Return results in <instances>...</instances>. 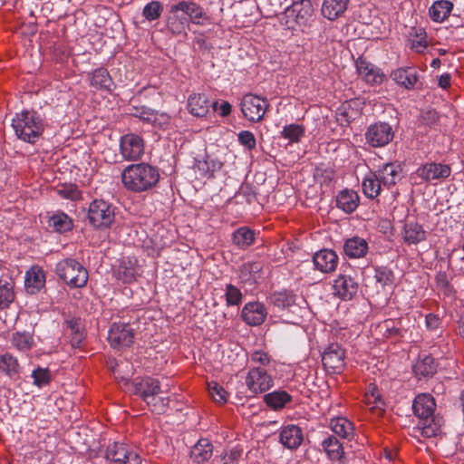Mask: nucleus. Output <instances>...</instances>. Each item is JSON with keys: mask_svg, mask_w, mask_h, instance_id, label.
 I'll return each instance as SVG.
<instances>
[{"mask_svg": "<svg viewBox=\"0 0 464 464\" xmlns=\"http://www.w3.org/2000/svg\"><path fill=\"white\" fill-rule=\"evenodd\" d=\"M435 408L436 403L431 395L422 393L415 397L412 410L419 419L417 427L413 429L415 433H420L425 438H432L441 432L444 420L441 417L434 415Z\"/></svg>", "mask_w": 464, "mask_h": 464, "instance_id": "f257e3e1", "label": "nucleus"}, {"mask_svg": "<svg viewBox=\"0 0 464 464\" xmlns=\"http://www.w3.org/2000/svg\"><path fill=\"white\" fill-rule=\"evenodd\" d=\"M12 127L18 139L34 144L44 130V121L35 111H23L16 113Z\"/></svg>", "mask_w": 464, "mask_h": 464, "instance_id": "f03ea898", "label": "nucleus"}, {"mask_svg": "<svg viewBox=\"0 0 464 464\" xmlns=\"http://www.w3.org/2000/svg\"><path fill=\"white\" fill-rule=\"evenodd\" d=\"M314 8L310 0L294 2L285 8L280 18L281 24L288 29L303 28L312 20Z\"/></svg>", "mask_w": 464, "mask_h": 464, "instance_id": "7ed1b4c3", "label": "nucleus"}, {"mask_svg": "<svg viewBox=\"0 0 464 464\" xmlns=\"http://www.w3.org/2000/svg\"><path fill=\"white\" fill-rule=\"evenodd\" d=\"M56 274L68 285L75 288H82L88 282V272L86 268L76 259L65 258L56 265Z\"/></svg>", "mask_w": 464, "mask_h": 464, "instance_id": "20e7f679", "label": "nucleus"}, {"mask_svg": "<svg viewBox=\"0 0 464 464\" xmlns=\"http://www.w3.org/2000/svg\"><path fill=\"white\" fill-rule=\"evenodd\" d=\"M87 218L92 227L107 228L114 221V208L103 199H94L90 203Z\"/></svg>", "mask_w": 464, "mask_h": 464, "instance_id": "39448f33", "label": "nucleus"}, {"mask_svg": "<svg viewBox=\"0 0 464 464\" xmlns=\"http://www.w3.org/2000/svg\"><path fill=\"white\" fill-rule=\"evenodd\" d=\"M268 107L266 99L251 93L244 95L240 102L241 111L246 119L252 122L260 121Z\"/></svg>", "mask_w": 464, "mask_h": 464, "instance_id": "423d86ee", "label": "nucleus"}, {"mask_svg": "<svg viewBox=\"0 0 464 464\" xmlns=\"http://www.w3.org/2000/svg\"><path fill=\"white\" fill-rule=\"evenodd\" d=\"M345 352L337 343H330L322 354V362L328 373H340L345 366Z\"/></svg>", "mask_w": 464, "mask_h": 464, "instance_id": "0eeeda50", "label": "nucleus"}, {"mask_svg": "<svg viewBox=\"0 0 464 464\" xmlns=\"http://www.w3.org/2000/svg\"><path fill=\"white\" fill-rule=\"evenodd\" d=\"M125 188L134 192L145 190V164L137 163L126 167L121 173Z\"/></svg>", "mask_w": 464, "mask_h": 464, "instance_id": "6e6552de", "label": "nucleus"}, {"mask_svg": "<svg viewBox=\"0 0 464 464\" xmlns=\"http://www.w3.org/2000/svg\"><path fill=\"white\" fill-rule=\"evenodd\" d=\"M110 464H141L140 457L122 443L113 442L109 445L105 453Z\"/></svg>", "mask_w": 464, "mask_h": 464, "instance_id": "1a4fd4ad", "label": "nucleus"}, {"mask_svg": "<svg viewBox=\"0 0 464 464\" xmlns=\"http://www.w3.org/2000/svg\"><path fill=\"white\" fill-rule=\"evenodd\" d=\"M134 338L133 328L128 324L114 323L108 333V341L114 349L130 346Z\"/></svg>", "mask_w": 464, "mask_h": 464, "instance_id": "9d476101", "label": "nucleus"}, {"mask_svg": "<svg viewBox=\"0 0 464 464\" xmlns=\"http://www.w3.org/2000/svg\"><path fill=\"white\" fill-rule=\"evenodd\" d=\"M161 393L159 380L147 378V406L153 413L161 414L167 409L169 399Z\"/></svg>", "mask_w": 464, "mask_h": 464, "instance_id": "9b49d317", "label": "nucleus"}, {"mask_svg": "<svg viewBox=\"0 0 464 464\" xmlns=\"http://www.w3.org/2000/svg\"><path fill=\"white\" fill-rule=\"evenodd\" d=\"M273 379L266 371L260 367H254L249 370L246 377V385L248 390L255 393H263L273 386Z\"/></svg>", "mask_w": 464, "mask_h": 464, "instance_id": "f8f14e48", "label": "nucleus"}, {"mask_svg": "<svg viewBox=\"0 0 464 464\" xmlns=\"http://www.w3.org/2000/svg\"><path fill=\"white\" fill-rule=\"evenodd\" d=\"M392 128L386 122L372 124L367 129L365 138L372 147H383L393 139Z\"/></svg>", "mask_w": 464, "mask_h": 464, "instance_id": "ddd939ff", "label": "nucleus"}, {"mask_svg": "<svg viewBox=\"0 0 464 464\" xmlns=\"http://www.w3.org/2000/svg\"><path fill=\"white\" fill-rule=\"evenodd\" d=\"M142 272V267L137 264L135 258L122 257L118 260V265L114 266L115 276L124 283L133 282Z\"/></svg>", "mask_w": 464, "mask_h": 464, "instance_id": "4468645a", "label": "nucleus"}, {"mask_svg": "<svg viewBox=\"0 0 464 464\" xmlns=\"http://www.w3.org/2000/svg\"><path fill=\"white\" fill-rule=\"evenodd\" d=\"M121 152L128 160H139L144 152V141L136 134H126L121 139Z\"/></svg>", "mask_w": 464, "mask_h": 464, "instance_id": "2eb2a0df", "label": "nucleus"}, {"mask_svg": "<svg viewBox=\"0 0 464 464\" xmlns=\"http://www.w3.org/2000/svg\"><path fill=\"white\" fill-rule=\"evenodd\" d=\"M415 173L421 180L429 182L447 179L451 173V169L448 164L429 162L420 166Z\"/></svg>", "mask_w": 464, "mask_h": 464, "instance_id": "dca6fc26", "label": "nucleus"}, {"mask_svg": "<svg viewBox=\"0 0 464 464\" xmlns=\"http://www.w3.org/2000/svg\"><path fill=\"white\" fill-rule=\"evenodd\" d=\"M334 295L343 300H352L358 293V282L349 275L340 274L334 283Z\"/></svg>", "mask_w": 464, "mask_h": 464, "instance_id": "f3484780", "label": "nucleus"}, {"mask_svg": "<svg viewBox=\"0 0 464 464\" xmlns=\"http://www.w3.org/2000/svg\"><path fill=\"white\" fill-rule=\"evenodd\" d=\"M266 315L267 310L260 302H249L243 306L241 311L242 320L251 326L262 324Z\"/></svg>", "mask_w": 464, "mask_h": 464, "instance_id": "a211bd4d", "label": "nucleus"}, {"mask_svg": "<svg viewBox=\"0 0 464 464\" xmlns=\"http://www.w3.org/2000/svg\"><path fill=\"white\" fill-rule=\"evenodd\" d=\"M438 369V362L430 354H419L418 359L412 365V371L416 378L421 380L432 377Z\"/></svg>", "mask_w": 464, "mask_h": 464, "instance_id": "6ab92c4d", "label": "nucleus"}, {"mask_svg": "<svg viewBox=\"0 0 464 464\" xmlns=\"http://www.w3.org/2000/svg\"><path fill=\"white\" fill-rule=\"evenodd\" d=\"M188 107L191 114L197 117H204L212 107L214 111H218V102H210L205 94L194 93L188 99Z\"/></svg>", "mask_w": 464, "mask_h": 464, "instance_id": "aec40b11", "label": "nucleus"}, {"mask_svg": "<svg viewBox=\"0 0 464 464\" xmlns=\"http://www.w3.org/2000/svg\"><path fill=\"white\" fill-rule=\"evenodd\" d=\"M356 69L359 74L362 75L364 81L368 83L380 84L385 78V75L381 69L363 58H359L356 61Z\"/></svg>", "mask_w": 464, "mask_h": 464, "instance_id": "412c9836", "label": "nucleus"}, {"mask_svg": "<svg viewBox=\"0 0 464 464\" xmlns=\"http://www.w3.org/2000/svg\"><path fill=\"white\" fill-rule=\"evenodd\" d=\"M313 261L316 269L323 273H330L337 267L338 256L331 249H322L314 255Z\"/></svg>", "mask_w": 464, "mask_h": 464, "instance_id": "4be33fe9", "label": "nucleus"}, {"mask_svg": "<svg viewBox=\"0 0 464 464\" xmlns=\"http://www.w3.org/2000/svg\"><path fill=\"white\" fill-rule=\"evenodd\" d=\"M45 285V273L38 266H32L27 270L24 279L26 292L30 295L37 294Z\"/></svg>", "mask_w": 464, "mask_h": 464, "instance_id": "5701e85b", "label": "nucleus"}, {"mask_svg": "<svg viewBox=\"0 0 464 464\" xmlns=\"http://www.w3.org/2000/svg\"><path fill=\"white\" fill-rule=\"evenodd\" d=\"M279 439L285 448L297 449L304 440L303 431L298 426L290 424L282 428Z\"/></svg>", "mask_w": 464, "mask_h": 464, "instance_id": "b1692460", "label": "nucleus"}, {"mask_svg": "<svg viewBox=\"0 0 464 464\" xmlns=\"http://www.w3.org/2000/svg\"><path fill=\"white\" fill-rule=\"evenodd\" d=\"M64 328L71 336L72 346L79 348L85 338L81 319L74 316L67 317L64 321Z\"/></svg>", "mask_w": 464, "mask_h": 464, "instance_id": "393cba45", "label": "nucleus"}, {"mask_svg": "<svg viewBox=\"0 0 464 464\" xmlns=\"http://www.w3.org/2000/svg\"><path fill=\"white\" fill-rule=\"evenodd\" d=\"M322 447L328 459L332 461L344 463V451L343 444L334 435H330L322 441Z\"/></svg>", "mask_w": 464, "mask_h": 464, "instance_id": "a878e982", "label": "nucleus"}, {"mask_svg": "<svg viewBox=\"0 0 464 464\" xmlns=\"http://www.w3.org/2000/svg\"><path fill=\"white\" fill-rule=\"evenodd\" d=\"M402 169L398 163H386L378 170V178L383 184L390 188L395 185L401 178Z\"/></svg>", "mask_w": 464, "mask_h": 464, "instance_id": "bb28decb", "label": "nucleus"}, {"mask_svg": "<svg viewBox=\"0 0 464 464\" xmlns=\"http://www.w3.org/2000/svg\"><path fill=\"white\" fill-rule=\"evenodd\" d=\"M391 76L397 84L407 90L413 89L419 79L417 71L412 67L399 68Z\"/></svg>", "mask_w": 464, "mask_h": 464, "instance_id": "cd10ccee", "label": "nucleus"}, {"mask_svg": "<svg viewBox=\"0 0 464 464\" xmlns=\"http://www.w3.org/2000/svg\"><path fill=\"white\" fill-rule=\"evenodd\" d=\"M350 0H323L321 13L328 20L340 17L347 9Z\"/></svg>", "mask_w": 464, "mask_h": 464, "instance_id": "c85d7f7f", "label": "nucleus"}, {"mask_svg": "<svg viewBox=\"0 0 464 464\" xmlns=\"http://www.w3.org/2000/svg\"><path fill=\"white\" fill-rule=\"evenodd\" d=\"M169 30L174 34H186L189 27L188 18L180 11H174V5L170 6L169 14L167 20Z\"/></svg>", "mask_w": 464, "mask_h": 464, "instance_id": "c756f323", "label": "nucleus"}, {"mask_svg": "<svg viewBox=\"0 0 464 464\" xmlns=\"http://www.w3.org/2000/svg\"><path fill=\"white\" fill-rule=\"evenodd\" d=\"M174 11H180L185 14L189 22L193 24H200L199 19L204 18L205 13L203 8L193 1H181L174 5Z\"/></svg>", "mask_w": 464, "mask_h": 464, "instance_id": "7c9ffc66", "label": "nucleus"}, {"mask_svg": "<svg viewBox=\"0 0 464 464\" xmlns=\"http://www.w3.org/2000/svg\"><path fill=\"white\" fill-rule=\"evenodd\" d=\"M359 205L358 194L351 189H343L336 196V207L343 212L353 213Z\"/></svg>", "mask_w": 464, "mask_h": 464, "instance_id": "2f4dec72", "label": "nucleus"}, {"mask_svg": "<svg viewBox=\"0 0 464 464\" xmlns=\"http://www.w3.org/2000/svg\"><path fill=\"white\" fill-rule=\"evenodd\" d=\"M343 251L350 258L362 257L368 252V243L360 237H353L344 242Z\"/></svg>", "mask_w": 464, "mask_h": 464, "instance_id": "473e14b6", "label": "nucleus"}, {"mask_svg": "<svg viewBox=\"0 0 464 464\" xmlns=\"http://www.w3.org/2000/svg\"><path fill=\"white\" fill-rule=\"evenodd\" d=\"M194 167L201 176L212 178L217 171L222 169L223 162L207 154L203 160L196 159Z\"/></svg>", "mask_w": 464, "mask_h": 464, "instance_id": "72a5a7b5", "label": "nucleus"}, {"mask_svg": "<svg viewBox=\"0 0 464 464\" xmlns=\"http://www.w3.org/2000/svg\"><path fill=\"white\" fill-rule=\"evenodd\" d=\"M213 453V447L208 439H200L190 450V458L200 464L208 461Z\"/></svg>", "mask_w": 464, "mask_h": 464, "instance_id": "f704fd0d", "label": "nucleus"}, {"mask_svg": "<svg viewBox=\"0 0 464 464\" xmlns=\"http://www.w3.org/2000/svg\"><path fill=\"white\" fill-rule=\"evenodd\" d=\"M402 237L407 244L416 245L426 239V231L421 225L416 222H409L403 227Z\"/></svg>", "mask_w": 464, "mask_h": 464, "instance_id": "c9c22d12", "label": "nucleus"}, {"mask_svg": "<svg viewBox=\"0 0 464 464\" xmlns=\"http://www.w3.org/2000/svg\"><path fill=\"white\" fill-rule=\"evenodd\" d=\"M453 9V4L449 0L435 1L429 9V14L436 23L443 22Z\"/></svg>", "mask_w": 464, "mask_h": 464, "instance_id": "e433bc0d", "label": "nucleus"}, {"mask_svg": "<svg viewBox=\"0 0 464 464\" xmlns=\"http://www.w3.org/2000/svg\"><path fill=\"white\" fill-rule=\"evenodd\" d=\"M14 299V281L11 278H0V310L8 308Z\"/></svg>", "mask_w": 464, "mask_h": 464, "instance_id": "4c0bfd02", "label": "nucleus"}, {"mask_svg": "<svg viewBox=\"0 0 464 464\" xmlns=\"http://www.w3.org/2000/svg\"><path fill=\"white\" fill-rule=\"evenodd\" d=\"M330 426L332 430L343 439L350 440L353 436V425L344 417L333 418Z\"/></svg>", "mask_w": 464, "mask_h": 464, "instance_id": "58836bf2", "label": "nucleus"}, {"mask_svg": "<svg viewBox=\"0 0 464 464\" xmlns=\"http://www.w3.org/2000/svg\"><path fill=\"white\" fill-rule=\"evenodd\" d=\"M264 401L273 410H280L292 401V396L285 391H275L266 394Z\"/></svg>", "mask_w": 464, "mask_h": 464, "instance_id": "ea45409f", "label": "nucleus"}, {"mask_svg": "<svg viewBox=\"0 0 464 464\" xmlns=\"http://www.w3.org/2000/svg\"><path fill=\"white\" fill-rule=\"evenodd\" d=\"M0 372L10 378L18 377L20 366L17 359L10 353L0 355Z\"/></svg>", "mask_w": 464, "mask_h": 464, "instance_id": "a19ab883", "label": "nucleus"}, {"mask_svg": "<svg viewBox=\"0 0 464 464\" xmlns=\"http://www.w3.org/2000/svg\"><path fill=\"white\" fill-rule=\"evenodd\" d=\"M255 241V232L246 227L237 228L233 233V243L240 249H246Z\"/></svg>", "mask_w": 464, "mask_h": 464, "instance_id": "79ce46f5", "label": "nucleus"}, {"mask_svg": "<svg viewBox=\"0 0 464 464\" xmlns=\"http://www.w3.org/2000/svg\"><path fill=\"white\" fill-rule=\"evenodd\" d=\"M48 225L59 233L70 231L72 227V219L64 213L58 212L49 218Z\"/></svg>", "mask_w": 464, "mask_h": 464, "instance_id": "37998d69", "label": "nucleus"}, {"mask_svg": "<svg viewBox=\"0 0 464 464\" xmlns=\"http://www.w3.org/2000/svg\"><path fill=\"white\" fill-rule=\"evenodd\" d=\"M111 84V78L106 69L98 68L95 71H93L91 79L92 86L97 89L110 90Z\"/></svg>", "mask_w": 464, "mask_h": 464, "instance_id": "c03bdc74", "label": "nucleus"}, {"mask_svg": "<svg viewBox=\"0 0 464 464\" xmlns=\"http://www.w3.org/2000/svg\"><path fill=\"white\" fill-rule=\"evenodd\" d=\"M381 184L376 174L365 178L362 184L363 194L369 198H375L381 192Z\"/></svg>", "mask_w": 464, "mask_h": 464, "instance_id": "a18cd8bd", "label": "nucleus"}, {"mask_svg": "<svg viewBox=\"0 0 464 464\" xmlns=\"http://www.w3.org/2000/svg\"><path fill=\"white\" fill-rule=\"evenodd\" d=\"M270 302L278 308H288L295 302V295L290 292H277L270 296Z\"/></svg>", "mask_w": 464, "mask_h": 464, "instance_id": "49530a36", "label": "nucleus"}, {"mask_svg": "<svg viewBox=\"0 0 464 464\" xmlns=\"http://www.w3.org/2000/svg\"><path fill=\"white\" fill-rule=\"evenodd\" d=\"M262 265L260 262H247L239 268V277L242 281H256V275L261 272Z\"/></svg>", "mask_w": 464, "mask_h": 464, "instance_id": "de8ad7c7", "label": "nucleus"}, {"mask_svg": "<svg viewBox=\"0 0 464 464\" xmlns=\"http://www.w3.org/2000/svg\"><path fill=\"white\" fill-rule=\"evenodd\" d=\"M304 135V128L299 124L285 125L281 131V136L290 142H298Z\"/></svg>", "mask_w": 464, "mask_h": 464, "instance_id": "09e8293b", "label": "nucleus"}, {"mask_svg": "<svg viewBox=\"0 0 464 464\" xmlns=\"http://www.w3.org/2000/svg\"><path fill=\"white\" fill-rule=\"evenodd\" d=\"M12 343L20 351H28L32 348L34 340L30 334L15 333L13 334Z\"/></svg>", "mask_w": 464, "mask_h": 464, "instance_id": "8fccbe9b", "label": "nucleus"}, {"mask_svg": "<svg viewBox=\"0 0 464 464\" xmlns=\"http://www.w3.org/2000/svg\"><path fill=\"white\" fill-rule=\"evenodd\" d=\"M419 121L421 125L434 128L439 123L440 114L438 111H436V110L431 108L421 110L419 116Z\"/></svg>", "mask_w": 464, "mask_h": 464, "instance_id": "3c124183", "label": "nucleus"}, {"mask_svg": "<svg viewBox=\"0 0 464 464\" xmlns=\"http://www.w3.org/2000/svg\"><path fill=\"white\" fill-rule=\"evenodd\" d=\"M436 287L446 296H452L455 293L453 286L450 284L447 274L445 272H440L435 277Z\"/></svg>", "mask_w": 464, "mask_h": 464, "instance_id": "603ef678", "label": "nucleus"}, {"mask_svg": "<svg viewBox=\"0 0 464 464\" xmlns=\"http://www.w3.org/2000/svg\"><path fill=\"white\" fill-rule=\"evenodd\" d=\"M32 378L34 379V385L43 387L50 383L52 374L48 368L38 367L33 371Z\"/></svg>", "mask_w": 464, "mask_h": 464, "instance_id": "864d4df0", "label": "nucleus"}, {"mask_svg": "<svg viewBox=\"0 0 464 464\" xmlns=\"http://www.w3.org/2000/svg\"><path fill=\"white\" fill-rule=\"evenodd\" d=\"M226 302L228 306L239 305L242 303L243 295L239 288L232 284L226 285Z\"/></svg>", "mask_w": 464, "mask_h": 464, "instance_id": "5fc2aeb1", "label": "nucleus"}, {"mask_svg": "<svg viewBox=\"0 0 464 464\" xmlns=\"http://www.w3.org/2000/svg\"><path fill=\"white\" fill-rule=\"evenodd\" d=\"M374 277L376 282L385 286L392 285L394 279L393 272L386 266H378L375 268Z\"/></svg>", "mask_w": 464, "mask_h": 464, "instance_id": "6e6d98bb", "label": "nucleus"}, {"mask_svg": "<svg viewBox=\"0 0 464 464\" xmlns=\"http://www.w3.org/2000/svg\"><path fill=\"white\" fill-rule=\"evenodd\" d=\"M208 392L213 400L220 404L227 402V392L218 382H211L208 384Z\"/></svg>", "mask_w": 464, "mask_h": 464, "instance_id": "4d7b16f0", "label": "nucleus"}, {"mask_svg": "<svg viewBox=\"0 0 464 464\" xmlns=\"http://www.w3.org/2000/svg\"><path fill=\"white\" fill-rule=\"evenodd\" d=\"M58 194L66 199L76 200L81 197V193L75 184H64L57 190Z\"/></svg>", "mask_w": 464, "mask_h": 464, "instance_id": "13d9d810", "label": "nucleus"}, {"mask_svg": "<svg viewBox=\"0 0 464 464\" xmlns=\"http://www.w3.org/2000/svg\"><path fill=\"white\" fill-rule=\"evenodd\" d=\"M237 139L239 143L246 147L247 150H251L256 148V140L255 135L248 130H242L238 133Z\"/></svg>", "mask_w": 464, "mask_h": 464, "instance_id": "bf43d9fd", "label": "nucleus"}, {"mask_svg": "<svg viewBox=\"0 0 464 464\" xmlns=\"http://www.w3.org/2000/svg\"><path fill=\"white\" fill-rule=\"evenodd\" d=\"M163 11V5L159 1H152L147 4V20L159 18Z\"/></svg>", "mask_w": 464, "mask_h": 464, "instance_id": "052dcab7", "label": "nucleus"}, {"mask_svg": "<svg viewBox=\"0 0 464 464\" xmlns=\"http://www.w3.org/2000/svg\"><path fill=\"white\" fill-rule=\"evenodd\" d=\"M148 177L150 179H147V189L154 187L160 179L159 169L147 163V178Z\"/></svg>", "mask_w": 464, "mask_h": 464, "instance_id": "680f3d73", "label": "nucleus"}, {"mask_svg": "<svg viewBox=\"0 0 464 464\" xmlns=\"http://www.w3.org/2000/svg\"><path fill=\"white\" fill-rule=\"evenodd\" d=\"M156 227L157 235H153L150 238V241L155 246H163L166 244V241L163 240V237L168 233V231L161 225H156Z\"/></svg>", "mask_w": 464, "mask_h": 464, "instance_id": "e2e57ef3", "label": "nucleus"}, {"mask_svg": "<svg viewBox=\"0 0 464 464\" xmlns=\"http://www.w3.org/2000/svg\"><path fill=\"white\" fill-rule=\"evenodd\" d=\"M251 360L254 362L260 363L261 365H267L270 362L268 354L263 351H256L251 355Z\"/></svg>", "mask_w": 464, "mask_h": 464, "instance_id": "0e129e2a", "label": "nucleus"}, {"mask_svg": "<svg viewBox=\"0 0 464 464\" xmlns=\"http://www.w3.org/2000/svg\"><path fill=\"white\" fill-rule=\"evenodd\" d=\"M440 324V319L438 315L433 314H429L426 316V325L430 330H436L439 328Z\"/></svg>", "mask_w": 464, "mask_h": 464, "instance_id": "69168bd1", "label": "nucleus"}, {"mask_svg": "<svg viewBox=\"0 0 464 464\" xmlns=\"http://www.w3.org/2000/svg\"><path fill=\"white\" fill-rule=\"evenodd\" d=\"M386 327V332L389 333L390 336H401V329L394 325V322L392 320L386 321L384 323Z\"/></svg>", "mask_w": 464, "mask_h": 464, "instance_id": "338daca9", "label": "nucleus"}, {"mask_svg": "<svg viewBox=\"0 0 464 464\" xmlns=\"http://www.w3.org/2000/svg\"><path fill=\"white\" fill-rule=\"evenodd\" d=\"M411 47L415 52L421 53L427 47V43L423 39L413 40Z\"/></svg>", "mask_w": 464, "mask_h": 464, "instance_id": "774afa93", "label": "nucleus"}]
</instances>
